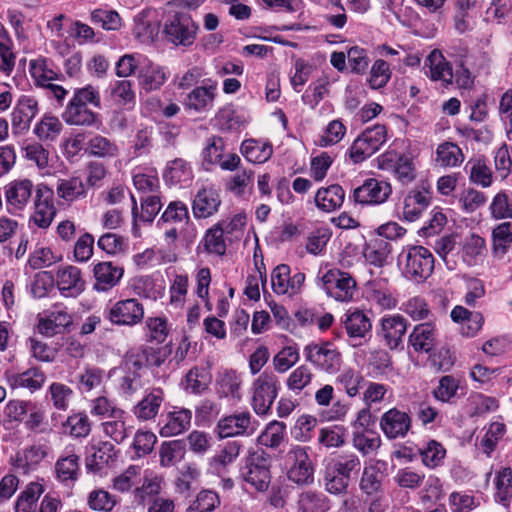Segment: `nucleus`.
Wrapping results in <instances>:
<instances>
[{"mask_svg": "<svg viewBox=\"0 0 512 512\" xmlns=\"http://www.w3.org/2000/svg\"><path fill=\"white\" fill-rule=\"evenodd\" d=\"M88 104L95 108L101 107L99 91L92 85L75 89L68 102L62 119L68 125L91 127L100 124L99 115L88 108Z\"/></svg>", "mask_w": 512, "mask_h": 512, "instance_id": "f257e3e1", "label": "nucleus"}, {"mask_svg": "<svg viewBox=\"0 0 512 512\" xmlns=\"http://www.w3.org/2000/svg\"><path fill=\"white\" fill-rule=\"evenodd\" d=\"M318 285L330 298L338 302H350L353 300L357 289L356 280L350 273L338 268L320 271Z\"/></svg>", "mask_w": 512, "mask_h": 512, "instance_id": "f03ea898", "label": "nucleus"}, {"mask_svg": "<svg viewBox=\"0 0 512 512\" xmlns=\"http://www.w3.org/2000/svg\"><path fill=\"white\" fill-rule=\"evenodd\" d=\"M306 362L317 370L332 375L340 371L342 354L330 341H318L307 344L303 349Z\"/></svg>", "mask_w": 512, "mask_h": 512, "instance_id": "7ed1b4c3", "label": "nucleus"}, {"mask_svg": "<svg viewBox=\"0 0 512 512\" xmlns=\"http://www.w3.org/2000/svg\"><path fill=\"white\" fill-rule=\"evenodd\" d=\"M399 259L404 262V275L415 282H423L433 272L434 257L423 246H412L403 250Z\"/></svg>", "mask_w": 512, "mask_h": 512, "instance_id": "20e7f679", "label": "nucleus"}, {"mask_svg": "<svg viewBox=\"0 0 512 512\" xmlns=\"http://www.w3.org/2000/svg\"><path fill=\"white\" fill-rule=\"evenodd\" d=\"M271 458L264 451L250 453L241 469V475L245 482L252 485L258 491H266L271 480Z\"/></svg>", "mask_w": 512, "mask_h": 512, "instance_id": "39448f33", "label": "nucleus"}, {"mask_svg": "<svg viewBox=\"0 0 512 512\" xmlns=\"http://www.w3.org/2000/svg\"><path fill=\"white\" fill-rule=\"evenodd\" d=\"M278 389L279 380L271 372H263L255 379L251 405L256 414L266 415L270 411L278 395Z\"/></svg>", "mask_w": 512, "mask_h": 512, "instance_id": "423d86ee", "label": "nucleus"}, {"mask_svg": "<svg viewBox=\"0 0 512 512\" xmlns=\"http://www.w3.org/2000/svg\"><path fill=\"white\" fill-rule=\"evenodd\" d=\"M386 128L376 125L359 135L349 149V156L354 163L363 162L376 153L386 142Z\"/></svg>", "mask_w": 512, "mask_h": 512, "instance_id": "0eeeda50", "label": "nucleus"}, {"mask_svg": "<svg viewBox=\"0 0 512 512\" xmlns=\"http://www.w3.org/2000/svg\"><path fill=\"white\" fill-rule=\"evenodd\" d=\"M258 421L254 419L249 411H241L220 418L215 427L219 438L237 436H252L257 428Z\"/></svg>", "mask_w": 512, "mask_h": 512, "instance_id": "6e6552de", "label": "nucleus"}, {"mask_svg": "<svg viewBox=\"0 0 512 512\" xmlns=\"http://www.w3.org/2000/svg\"><path fill=\"white\" fill-rule=\"evenodd\" d=\"M198 25L188 13H175L164 26L167 40L175 45L190 46L195 41Z\"/></svg>", "mask_w": 512, "mask_h": 512, "instance_id": "1a4fd4ad", "label": "nucleus"}, {"mask_svg": "<svg viewBox=\"0 0 512 512\" xmlns=\"http://www.w3.org/2000/svg\"><path fill=\"white\" fill-rule=\"evenodd\" d=\"M290 463L288 479L298 485H309L313 482L314 468L307 453V448L293 447L287 454Z\"/></svg>", "mask_w": 512, "mask_h": 512, "instance_id": "9d476101", "label": "nucleus"}, {"mask_svg": "<svg viewBox=\"0 0 512 512\" xmlns=\"http://www.w3.org/2000/svg\"><path fill=\"white\" fill-rule=\"evenodd\" d=\"M56 215L54 192L44 184L35 188L34 212L31 221L39 228H48Z\"/></svg>", "mask_w": 512, "mask_h": 512, "instance_id": "9b49d317", "label": "nucleus"}, {"mask_svg": "<svg viewBox=\"0 0 512 512\" xmlns=\"http://www.w3.org/2000/svg\"><path fill=\"white\" fill-rule=\"evenodd\" d=\"M378 167L382 170L392 169L396 179L407 185L416 178V167L411 157L398 155L395 152H386L377 159Z\"/></svg>", "mask_w": 512, "mask_h": 512, "instance_id": "f8f14e48", "label": "nucleus"}, {"mask_svg": "<svg viewBox=\"0 0 512 512\" xmlns=\"http://www.w3.org/2000/svg\"><path fill=\"white\" fill-rule=\"evenodd\" d=\"M392 193L391 184L385 180L369 178L355 188L353 198L362 205H379L387 201Z\"/></svg>", "mask_w": 512, "mask_h": 512, "instance_id": "ddd939ff", "label": "nucleus"}, {"mask_svg": "<svg viewBox=\"0 0 512 512\" xmlns=\"http://www.w3.org/2000/svg\"><path fill=\"white\" fill-rule=\"evenodd\" d=\"M407 326L408 321L402 315H386L380 320L377 335L389 349L397 350L403 348Z\"/></svg>", "mask_w": 512, "mask_h": 512, "instance_id": "4468645a", "label": "nucleus"}, {"mask_svg": "<svg viewBox=\"0 0 512 512\" xmlns=\"http://www.w3.org/2000/svg\"><path fill=\"white\" fill-rule=\"evenodd\" d=\"M379 426L390 440L404 438L411 430L412 419L407 412L391 408L381 416Z\"/></svg>", "mask_w": 512, "mask_h": 512, "instance_id": "2eb2a0df", "label": "nucleus"}, {"mask_svg": "<svg viewBox=\"0 0 512 512\" xmlns=\"http://www.w3.org/2000/svg\"><path fill=\"white\" fill-rule=\"evenodd\" d=\"M144 317L143 305L135 298L116 302L108 312V319L116 325L133 326Z\"/></svg>", "mask_w": 512, "mask_h": 512, "instance_id": "dca6fc26", "label": "nucleus"}, {"mask_svg": "<svg viewBox=\"0 0 512 512\" xmlns=\"http://www.w3.org/2000/svg\"><path fill=\"white\" fill-rule=\"evenodd\" d=\"M305 281V274L298 272L290 276V267L286 264L276 266L271 273V285L278 295L297 294Z\"/></svg>", "mask_w": 512, "mask_h": 512, "instance_id": "f3484780", "label": "nucleus"}, {"mask_svg": "<svg viewBox=\"0 0 512 512\" xmlns=\"http://www.w3.org/2000/svg\"><path fill=\"white\" fill-rule=\"evenodd\" d=\"M34 191L33 182L29 179H16L5 186V199L10 212L22 211L31 201Z\"/></svg>", "mask_w": 512, "mask_h": 512, "instance_id": "a211bd4d", "label": "nucleus"}, {"mask_svg": "<svg viewBox=\"0 0 512 512\" xmlns=\"http://www.w3.org/2000/svg\"><path fill=\"white\" fill-rule=\"evenodd\" d=\"M38 111V102L34 97L21 96L11 114L13 130L16 133L27 131Z\"/></svg>", "mask_w": 512, "mask_h": 512, "instance_id": "6ab92c4d", "label": "nucleus"}, {"mask_svg": "<svg viewBox=\"0 0 512 512\" xmlns=\"http://www.w3.org/2000/svg\"><path fill=\"white\" fill-rule=\"evenodd\" d=\"M56 284L65 297H77L85 289V281L82 279L80 269L71 265L57 270Z\"/></svg>", "mask_w": 512, "mask_h": 512, "instance_id": "aec40b11", "label": "nucleus"}, {"mask_svg": "<svg viewBox=\"0 0 512 512\" xmlns=\"http://www.w3.org/2000/svg\"><path fill=\"white\" fill-rule=\"evenodd\" d=\"M130 417L123 410L114 411V414L101 423L104 435L117 444L123 443L133 432V425L129 424Z\"/></svg>", "mask_w": 512, "mask_h": 512, "instance_id": "412c9836", "label": "nucleus"}, {"mask_svg": "<svg viewBox=\"0 0 512 512\" xmlns=\"http://www.w3.org/2000/svg\"><path fill=\"white\" fill-rule=\"evenodd\" d=\"M408 343L416 353L431 354L437 345L435 325L430 320L416 325L408 336Z\"/></svg>", "mask_w": 512, "mask_h": 512, "instance_id": "4be33fe9", "label": "nucleus"}, {"mask_svg": "<svg viewBox=\"0 0 512 512\" xmlns=\"http://www.w3.org/2000/svg\"><path fill=\"white\" fill-rule=\"evenodd\" d=\"M94 289L105 292L115 287L124 275V269L110 261L99 262L94 266Z\"/></svg>", "mask_w": 512, "mask_h": 512, "instance_id": "5701e85b", "label": "nucleus"}, {"mask_svg": "<svg viewBox=\"0 0 512 512\" xmlns=\"http://www.w3.org/2000/svg\"><path fill=\"white\" fill-rule=\"evenodd\" d=\"M47 455L45 446L31 445L12 457L11 464L16 471L28 474L35 470Z\"/></svg>", "mask_w": 512, "mask_h": 512, "instance_id": "b1692460", "label": "nucleus"}, {"mask_svg": "<svg viewBox=\"0 0 512 512\" xmlns=\"http://www.w3.org/2000/svg\"><path fill=\"white\" fill-rule=\"evenodd\" d=\"M384 472L380 462L376 461L366 465L363 469L359 488L367 497H381L383 494Z\"/></svg>", "mask_w": 512, "mask_h": 512, "instance_id": "393cba45", "label": "nucleus"}, {"mask_svg": "<svg viewBox=\"0 0 512 512\" xmlns=\"http://www.w3.org/2000/svg\"><path fill=\"white\" fill-rule=\"evenodd\" d=\"M365 290L367 299L381 309H392L397 304L389 287L388 280L385 278H378L367 282Z\"/></svg>", "mask_w": 512, "mask_h": 512, "instance_id": "a878e982", "label": "nucleus"}, {"mask_svg": "<svg viewBox=\"0 0 512 512\" xmlns=\"http://www.w3.org/2000/svg\"><path fill=\"white\" fill-rule=\"evenodd\" d=\"M431 201L428 189H413L404 198L403 217L409 222L417 220L427 209Z\"/></svg>", "mask_w": 512, "mask_h": 512, "instance_id": "bb28decb", "label": "nucleus"}, {"mask_svg": "<svg viewBox=\"0 0 512 512\" xmlns=\"http://www.w3.org/2000/svg\"><path fill=\"white\" fill-rule=\"evenodd\" d=\"M216 85L198 86L190 91L184 99V107L197 113L206 112L213 107Z\"/></svg>", "mask_w": 512, "mask_h": 512, "instance_id": "cd10ccee", "label": "nucleus"}, {"mask_svg": "<svg viewBox=\"0 0 512 512\" xmlns=\"http://www.w3.org/2000/svg\"><path fill=\"white\" fill-rule=\"evenodd\" d=\"M221 200L213 188L198 191L193 201V214L196 218H208L218 211Z\"/></svg>", "mask_w": 512, "mask_h": 512, "instance_id": "c85d7f7f", "label": "nucleus"}, {"mask_svg": "<svg viewBox=\"0 0 512 512\" xmlns=\"http://www.w3.org/2000/svg\"><path fill=\"white\" fill-rule=\"evenodd\" d=\"M425 66L429 68L427 75L434 81H441L444 84L452 83L454 79L453 70L449 62L439 50H433L425 60Z\"/></svg>", "mask_w": 512, "mask_h": 512, "instance_id": "c756f323", "label": "nucleus"}, {"mask_svg": "<svg viewBox=\"0 0 512 512\" xmlns=\"http://www.w3.org/2000/svg\"><path fill=\"white\" fill-rule=\"evenodd\" d=\"M138 72L139 85L147 92L159 89L166 81L162 67L151 62L147 57Z\"/></svg>", "mask_w": 512, "mask_h": 512, "instance_id": "7c9ffc66", "label": "nucleus"}, {"mask_svg": "<svg viewBox=\"0 0 512 512\" xmlns=\"http://www.w3.org/2000/svg\"><path fill=\"white\" fill-rule=\"evenodd\" d=\"M343 323L350 338H364L372 328L369 317L357 308L347 310Z\"/></svg>", "mask_w": 512, "mask_h": 512, "instance_id": "2f4dec72", "label": "nucleus"}, {"mask_svg": "<svg viewBox=\"0 0 512 512\" xmlns=\"http://www.w3.org/2000/svg\"><path fill=\"white\" fill-rule=\"evenodd\" d=\"M192 412L189 409L180 408L169 412L165 423L160 429L162 437H171L181 434L190 427Z\"/></svg>", "mask_w": 512, "mask_h": 512, "instance_id": "473e14b6", "label": "nucleus"}, {"mask_svg": "<svg viewBox=\"0 0 512 512\" xmlns=\"http://www.w3.org/2000/svg\"><path fill=\"white\" fill-rule=\"evenodd\" d=\"M242 381L234 370H226L220 373L215 381V392L219 398H231L240 400V387Z\"/></svg>", "mask_w": 512, "mask_h": 512, "instance_id": "72a5a7b5", "label": "nucleus"}, {"mask_svg": "<svg viewBox=\"0 0 512 512\" xmlns=\"http://www.w3.org/2000/svg\"><path fill=\"white\" fill-rule=\"evenodd\" d=\"M46 381V375L37 367L27 369L22 373H14L8 377V383L13 388H26L31 392L39 390Z\"/></svg>", "mask_w": 512, "mask_h": 512, "instance_id": "f704fd0d", "label": "nucleus"}, {"mask_svg": "<svg viewBox=\"0 0 512 512\" xmlns=\"http://www.w3.org/2000/svg\"><path fill=\"white\" fill-rule=\"evenodd\" d=\"M345 192L338 184L320 188L315 195L317 207L325 212L340 208L344 202Z\"/></svg>", "mask_w": 512, "mask_h": 512, "instance_id": "c9c22d12", "label": "nucleus"}, {"mask_svg": "<svg viewBox=\"0 0 512 512\" xmlns=\"http://www.w3.org/2000/svg\"><path fill=\"white\" fill-rule=\"evenodd\" d=\"M163 401V390L154 388L134 407L133 412L140 420L153 419L158 414Z\"/></svg>", "mask_w": 512, "mask_h": 512, "instance_id": "e433bc0d", "label": "nucleus"}, {"mask_svg": "<svg viewBox=\"0 0 512 512\" xmlns=\"http://www.w3.org/2000/svg\"><path fill=\"white\" fill-rule=\"evenodd\" d=\"M87 506L95 512H114L120 499L108 491L98 488L90 491L86 499Z\"/></svg>", "mask_w": 512, "mask_h": 512, "instance_id": "4c0bfd02", "label": "nucleus"}, {"mask_svg": "<svg viewBox=\"0 0 512 512\" xmlns=\"http://www.w3.org/2000/svg\"><path fill=\"white\" fill-rule=\"evenodd\" d=\"M109 100L118 108H131L135 104L136 95L130 80H118L110 86Z\"/></svg>", "mask_w": 512, "mask_h": 512, "instance_id": "58836bf2", "label": "nucleus"}, {"mask_svg": "<svg viewBox=\"0 0 512 512\" xmlns=\"http://www.w3.org/2000/svg\"><path fill=\"white\" fill-rule=\"evenodd\" d=\"M391 253V244L384 238H374L366 243L363 255L366 261L376 267H382Z\"/></svg>", "mask_w": 512, "mask_h": 512, "instance_id": "ea45409f", "label": "nucleus"}, {"mask_svg": "<svg viewBox=\"0 0 512 512\" xmlns=\"http://www.w3.org/2000/svg\"><path fill=\"white\" fill-rule=\"evenodd\" d=\"M163 178L170 185L187 183L192 179V169L184 159L177 158L167 163Z\"/></svg>", "mask_w": 512, "mask_h": 512, "instance_id": "a19ab883", "label": "nucleus"}, {"mask_svg": "<svg viewBox=\"0 0 512 512\" xmlns=\"http://www.w3.org/2000/svg\"><path fill=\"white\" fill-rule=\"evenodd\" d=\"M435 161L441 167H457L464 161V154L461 148L449 141H445L438 145L436 149Z\"/></svg>", "mask_w": 512, "mask_h": 512, "instance_id": "79ce46f5", "label": "nucleus"}, {"mask_svg": "<svg viewBox=\"0 0 512 512\" xmlns=\"http://www.w3.org/2000/svg\"><path fill=\"white\" fill-rule=\"evenodd\" d=\"M57 479L62 483H73L78 479L79 456L75 453H68L61 456L55 463Z\"/></svg>", "mask_w": 512, "mask_h": 512, "instance_id": "37998d69", "label": "nucleus"}, {"mask_svg": "<svg viewBox=\"0 0 512 512\" xmlns=\"http://www.w3.org/2000/svg\"><path fill=\"white\" fill-rule=\"evenodd\" d=\"M298 509L300 512H327L330 509L329 498L316 491H305L299 495Z\"/></svg>", "mask_w": 512, "mask_h": 512, "instance_id": "c03bdc74", "label": "nucleus"}, {"mask_svg": "<svg viewBox=\"0 0 512 512\" xmlns=\"http://www.w3.org/2000/svg\"><path fill=\"white\" fill-rule=\"evenodd\" d=\"M56 193L59 198L70 203L86 196L85 185L80 177H69L57 182Z\"/></svg>", "mask_w": 512, "mask_h": 512, "instance_id": "a18cd8bd", "label": "nucleus"}, {"mask_svg": "<svg viewBox=\"0 0 512 512\" xmlns=\"http://www.w3.org/2000/svg\"><path fill=\"white\" fill-rule=\"evenodd\" d=\"M211 383V374L208 368L195 366L185 376V389L199 395L205 392Z\"/></svg>", "mask_w": 512, "mask_h": 512, "instance_id": "49530a36", "label": "nucleus"}, {"mask_svg": "<svg viewBox=\"0 0 512 512\" xmlns=\"http://www.w3.org/2000/svg\"><path fill=\"white\" fill-rule=\"evenodd\" d=\"M44 492V488L37 482H31L18 496L15 505L16 512H36L37 501Z\"/></svg>", "mask_w": 512, "mask_h": 512, "instance_id": "de8ad7c7", "label": "nucleus"}, {"mask_svg": "<svg viewBox=\"0 0 512 512\" xmlns=\"http://www.w3.org/2000/svg\"><path fill=\"white\" fill-rule=\"evenodd\" d=\"M241 153L252 163H264L272 156L273 149L270 144H261L253 139L245 140L241 145Z\"/></svg>", "mask_w": 512, "mask_h": 512, "instance_id": "09e8293b", "label": "nucleus"}, {"mask_svg": "<svg viewBox=\"0 0 512 512\" xmlns=\"http://www.w3.org/2000/svg\"><path fill=\"white\" fill-rule=\"evenodd\" d=\"M24 158L35 164L39 170H44L49 166L50 152L43 144L32 141L27 142L22 147Z\"/></svg>", "mask_w": 512, "mask_h": 512, "instance_id": "8fccbe9b", "label": "nucleus"}, {"mask_svg": "<svg viewBox=\"0 0 512 512\" xmlns=\"http://www.w3.org/2000/svg\"><path fill=\"white\" fill-rule=\"evenodd\" d=\"M62 131L60 120L51 115H44L34 127V134L41 141H54Z\"/></svg>", "mask_w": 512, "mask_h": 512, "instance_id": "3c124183", "label": "nucleus"}, {"mask_svg": "<svg viewBox=\"0 0 512 512\" xmlns=\"http://www.w3.org/2000/svg\"><path fill=\"white\" fill-rule=\"evenodd\" d=\"M286 426L283 422L272 421L258 437V443L268 448L279 447L285 438Z\"/></svg>", "mask_w": 512, "mask_h": 512, "instance_id": "603ef678", "label": "nucleus"}, {"mask_svg": "<svg viewBox=\"0 0 512 512\" xmlns=\"http://www.w3.org/2000/svg\"><path fill=\"white\" fill-rule=\"evenodd\" d=\"M185 448L181 441L173 440L163 442L159 449L160 465L162 467L174 466L184 457Z\"/></svg>", "mask_w": 512, "mask_h": 512, "instance_id": "864d4df0", "label": "nucleus"}, {"mask_svg": "<svg viewBox=\"0 0 512 512\" xmlns=\"http://www.w3.org/2000/svg\"><path fill=\"white\" fill-rule=\"evenodd\" d=\"M66 432L74 438H85L91 432V421L82 412L70 415L63 423Z\"/></svg>", "mask_w": 512, "mask_h": 512, "instance_id": "5fc2aeb1", "label": "nucleus"}, {"mask_svg": "<svg viewBox=\"0 0 512 512\" xmlns=\"http://www.w3.org/2000/svg\"><path fill=\"white\" fill-rule=\"evenodd\" d=\"M313 378L314 374L311 369L306 364H302L290 373L286 380V386L288 390L299 394L311 384Z\"/></svg>", "mask_w": 512, "mask_h": 512, "instance_id": "6e6d98bb", "label": "nucleus"}, {"mask_svg": "<svg viewBox=\"0 0 512 512\" xmlns=\"http://www.w3.org/2000/svg\"><path fill=\"white\" fill-rule=\"evenodd\" d=\"M203 246L205 251L209 254H215L217 256L225 254L226 243L224 240V231L219 224L207 230L203 239Z\"/></svg>", "mask_w": 512, "mask_h": 512, "instance_id": "4d7b16f0", "label": "nucleus"}, {"mask_svg": "<svg viewBox=\"0 0 512 512\" xmlns=\"http://www.w3.org/2000/svg\"><path fill=\"white\" fill-rule=\"evenodd\" d=\"M420 455L423 465L433 469L442 464L446 450L441 443L436 440H430L420 449Z\"/></svg>", "mask_w": 512, "mask_h": 512, "instance_id": "13d9d810", "label": "nucleus"}, {"mask_svg": "<svg viewBox=\"0 0 512 512\" xmlns=\"http://www.w3.org/2000/svg\"><path fill=\"white\" fill-rule=\"evenodd\" d=\"M363 382V376L352 368L343 370L336 377V383L344 389L349 397H355L359 394Z\"/></svg>", "mask_w": 512, "mask_h": 512, "instance_id": "bf43d9fd", "label": "nucleus"}, {"mask_svg": "<svg viewBox=\"0 0 512 512\" xmlns=\"http://www.w3.org/2000/svg\"><path fill=\"white\" fill-rule=\"evenodd\" d=\"M326 466L333 470V473L337 472L340 476L344 477L349 483L351 480V473L354 470L359 469L360 460L355 454H348L340 456L336 460L330 461Z\"/></svg>", "mask_w": 512, "mask_h": 512, "instance_id": "052dcab7", "label": "nucleus"}, {"mask_svg": "<svg viewBox=\"0 0 512 512\" xmlns=\"http://www.w3.org/2000/svg\"><path fill=\"white\" fill-rule=\"evenodd\" d=\"M30 73L37 86L47 89L53 80L57 79V74L49 69L46 64V60H31L30 61Z\"/></svg>", "mask_w": 512, "mask_h": 512, "instance_id": "680f3d73", "label": "nucleus"}, {"mask_svg": "<svg viewBox=\"0 0 512 512\" xmlns=\"http://www.w3.org/2000/svg\"><path fill=\"white\" fill-rule=\"evenodd\" d=\"M162 488V478L158 476L145 477L141 486L134 489V501L143 504L148 498L157 496Z\"/></svg>", "mask_w": 512, "mask_h": 512, "instance_id": "e2e57ef3", "label": "nucleus"}, {"mask_svg": "<svg viewBox=\"0 0 512 512\" xmlns=\"http://www.w3.org/2000/svg\"><path fill=\"white\" fill-rule=\"evenodd\" d=\"M353 446L363 455H368L381 446V438L373 431L354 433Z\"/></svg>", "mask_w": 512, "mask_h": 512, "instance_id": "0e129e2a", "label": "nucleus"}, {"mask_svg": "<svg viewBox=\"0 0 512 512\" xmlns=\"http://www.w3.org/2000/svg\"><path fill=\"white\" fill-rule=\"evenodd\" d=\"M299 358L296 346H285L273 357V365L277 372L284 373L294 366Z\"/></svg>", "mask_w": 512, "mask_h": 512, "instance_id": "69168bd1", "label": "nucleus"}, {"mask_svg": "<svg viewBox=\"0 0 512 512\" xmlns=\"http://www.w3.org/2000/svg\"><path fill=\"white\" fill-rule=\"evenodd\" d=\"M220 504L218 494L211 490L198 493L196 500L187 508L186 512H211Z\"/></svg>", "mask_w": 512, "mask_h": 512, "instance_id": "338daca9", "label": "nucleus"}, {"mask_svg": "<svg viewBox=\"0 0 512 512\" xmlns=\"http://www.w3.org/2000/svg\"><path fill=\"white\" fill-rule=\"evenodd\" d=\"M490 210L495 219L512 218V196L506 192L496 194Z\"/></svg>", "mask_w": 512, "mask_h": 512, "instance_id": "774afa93", "label": "nucleus"}]
</instances>
